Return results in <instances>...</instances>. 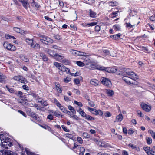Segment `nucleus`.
Returning <instances> with one entry per match:
<instances>
[{"label":"nucleus","instance_id":"nucleus-1","mask_svg":"<svg viewBox=\"0 0 155 155\" xmlns=\"http://www.w3.org/2000/svg\"><path fill=\"white\" fill-rule=\"evenodd\" d=\"M122 74H120L121 75H127L130 76L131 78H132L133 80H135L137 79V75L134 72L131 71L130 69L125 68L124 70V72L121 71Z\"/></svg>","mask_w":155,"mask_h":155},{"label":"nucleus","instance_id":"nucleus-2","mask_svg":"<svg viewBox=\"0 0 155 155\" xmlns=\"http://www.w3.org/2000/svg\"><path fill=\"white\" fill-rule=\"evenodd\" d=\"M40 40L43 43L46 44H49L53 42V40L47 36L41 35L40 36Z\"/></svg>","mask_w":155,"mask_h":155},{"label":"nucleus","instance_id":"nucleus-3","mask_svg":"<svg viewBox=\"0 0 155 155\" xmlns=\"http://www.w3.org/2000/svg\"><path fill=\"white\" fill-rule=\"evenodd\" d=\"M26 42L28 45L30 46L31 47L34 48L35 49H38L40 48L39 45L35 42L34 43L33 40L32 39H26Z\"/></svg>","mask_w":155,"mask_h":155},{"label":"nucleus","instance_id":"nucleus-4","mask_svg":"<svg viewBox=\"0 0 155 155\" xmlns=\"http://www.w3.org/2000/svg\"><path fill=\"white\" fill-rule=\"evenodd\" d=\"M3 45L5 48L11 51H14L16 49V48L15 46L8 42H5Z\"/></svg>","mask_w":155,"mask_h":155},{"label":"nucleus","instance_id":"nucleus-5","mask_svg":"<svg viewBox=\"0 0 155 155\" xmlns=\"http://www.w3.org/2000/svg\"><path fill=\"white\" fill-rule=\"evenodd\" d=\"M108 71L107 72L109 73H116V74L120 75L122 74L121 72L119 71L116 67L108 68Z\"/></svg>","mask_w":155,"mask_h":155},{"label":"nucleus","instance_id":"nucleus-6","mask_svg":"<svg viewBox=\"0 0 155 155\" xmlns=\"http://www.w3.org/2000/svg\"><path fill=\"white\" fill-rule=\"evenodd\" d=\"M101 81L103 85L107 87H110L111 84L110 80L106 78H102L101 79Z\"/></svg>","mask_w":155,"mask_h":155},{"label":"nucleus","instance_id":"nucleus-7","mask_svg":"<svg viewBox=\"0 0 155 155\" xmlns=\"http://www.w3.org/2000/svg\"><path fill=\"white\" fill-rule=\"evenodd\" d=\"M83 55H81L82 56L81 58L84 60V62L85 64H88L90 62V60L89 59V57L88 55H87V54L86 53H84Z\"/></svg>","mask_w":155,"mask_h":155},{"label":"nucleus","instance_id":"nucleus-8","mask_svg":"<svg viewBox=\"0 0 155 155\" xmlns=\"http://www.w3.org/2000/svg\"><path fill=\"white\" fill-rule=\"evenodd\" d=\"M122 77L123 80L125 82L128 84H133L132 82H131V80L132 79V78H130V76L127 75H123Z\"/></svg>","mask_w":155,"mask_h":155},{"label":"nucleus","instance_id":"nucleus-9","mask_svg":"<svg viewBox=\"0 0 155 155\" xmlns=\"http://www.w3.org/2000/svg\"><path fill=\"white\" fill-rule=\"evenodd\" d=\"M141 106L142 109L146 112H149L151 110V106L147 105L144 103H142Z\"/></svg>","mask_w":155,"mask_h":155},{"label":"nucleus","instance_id":"nucleus-10","mask_svg":"<svg viewBox=\"0 0 155 155\" xmlns=\"http://www.w3.org/2000/svg\"><path fill=\"white\" fill-rule=\"evenodd\" d=\"M0 139L2 141L1 143L11 142V139L10 138L5 136L3 134H0Z\"/></svg>","mask_w":155,"mask_h":155},{"label":"nucleus","instance_id":"nucleus-11","mask_svg":"<svg viewBox=\"0 0 155 155\" xmlns=\"http://www.w3.org/2000/svg\"><path fill=\"white\" fill-rule=\"evenodd\" d=\"M13 79L23 83H25V82L26 81L25 78L21 76H15L13 78Z\"/></svg>","mask_w":155,"mask_h":155},{"label":"nucleus","instance_id":"nucleus-12","mask_svg":"<svg viewBox=\"0 0 155 155\" xmlns=\"http://www.w3.org/2000/svg\"><path fill=\"white\" fill-rule=\"evenodd\" d=\"M64 58V56L61 54H55L54 56V58L57 61L61 62Z\"/></svg>","mask_w":155,"mask_h":155},{"label":"nucleus","instance_id":"nucleus-13","mask_svg":"<svg viewBox=\"0 0 155 155\" xmlns=\"http://www.w3.org/2000/svg\"><path fill=\"white\" fill-rule=\"evenodd\" d=\"M1 152L4 155H17V154L16 153L9 150H3L2 151L1 150Z\"/></svg>","mask_w":155,"mask_h":155},{"label":"nucleus","instance_id":"nucleus-14","mask_svg":"<svg viewBox=\"0 0 155 155\" xmlns=\"http://www.w3.org/2000/svg\"><path fill=\"white\" fill-rule=\"evenodd\" d=\"M12 145V142H7L6 143H1V145L5 149H8L9 147H10Z\"/></svg>","mask_w":155,"mask_h":155},{"label":"nucleus","instance_id":"nucleus-15","mask_svg":"<svg viewBox=\"0 0 155 155\" xmlns=\"http://www.w3.org/2000/svg\"><path fill=\"white\" fill-rule=\"evenodd\" d=\"M137 16H136L134 18H131L130 21L132 25H134V26L135 27L139 23V22H138L137 21Z\"/></svg>","mask_w":155,"mask_h":155},{"label":"nucleus","instance_id":"nucleus-16","mask_svg":"<svg viewBox=\"0 0 155 155\" xmlns=\"http://www.w3.org/2000/svg\"><path fill=\"white\" fill-rule=\"evenodd\" d=\"M71 52L72 54L76 56L83 55V54H84L83 52H80L74 50H72L71 51Z\"/></svg>","mask_w":155,"mask_h":155},{"label":"nucleus","instance_id":"nucleus-17","mask_svg":"<svg viewBox=\"0 0 155 155\" xmlns=\"http://www.w3.org/2000/svg\"><path fill=\"white\" fill-rule=\"evenodd\" d=\"M20 2L22 3L23 6L26 9H27L28 7L29 6V4L28 2V0H22Z\"/></svg>","mask_w":155,"mask_h":155},{"label":"nucleus","instance_id":"nucleus-18","mask_svg":"<svg viewBox=\"0 0 155 155\" xmlns=\"http://www.w3.org/2000/svg\"><path fill=\"white\" fill-rule=\"evenodd\" d=\"M59 70L62 72H66L67 73H70V69L63 65L61 67Z\"/></svg>","mask_w":155,"mask_h":155},{"label":"nucleus","instance_id":"nucleus-19","mask_svg":"<svg viewBox=\"0 0 155 155\" xmlns=\"http://www.w3.org/2000/svg\"><path fill=\"white\" fill-rule=\"evenodd\" d=\"M90 83L92 85L97 86L98 85L100 82L96 79H92L91 80Z\"/></svg>","mask_w":155,"mask_h":155},{"label":"nucleus","instance_id":"nucleus-20","mask_svg":"<svg viewBox=\"0 0 155 155\" xmlns=\"http://www.w3.org/2000/svg\"><path fill=\"white\" fill-rule=\"evenodd\" d=\"M31 2V5L35 9H38L39 7V5L35 2L34 0H30Z\"/></svg>","mask_w":155,"mask_h":155},{"label":"nucleus","instance_id":"nucleus-21","mask_svg":"<svg viewBox=\"0 0 155 155\" xmlns=\"http://www.w3.org/2000/svg\"><path fill=\"white\" fill-rule=\"evenodd\" d=\"M6 78V77L2 73L0 72V82L5 83V79Z\"/></svg>","mask_w":155,"mask_h":155},{"label":"nucleus","instance_id":"nucleus-22","mask_svg":"<svg viewBox=\"0 0 155 155\" xmlns=\"http://www.w3.org/2000/svg\"><path fill=\"white\" fill-rule=\"evenodd\" d=\"M45 51L50 56H53V57L55 54H54V51L51 49H46L45 50Z\"/></svg>","mask_w":155,"mask_h":155},{"label":"nucleus","instance_id":"nucleus-23","mask_svg":"<svg viewBox=\"0 0 155 155\" xmlns=\"http://www.w3.org/2000/svg\"><path fill=\"white\" fill-rule=\"evenodd\" d=\"M123 117L121 114H120L116 117V120L117 121H121L123 119Z\"/></svg>","mask_w":155,"mask_h":155},{"label":"nucleus","instance_id":"nucleus-24","mask_svg":"<svg viewBox=\"0 0 155 155\" xmlns=\"http://www.w3.org/2000/svg\"><path fill=\"white\" fill-rule=\"evenodd\" d=\"M79 114L83 117H85L87 115L86 113L83 111L82 109L80 108L78 110Z\"/></svg>","mask_w":155,"mask_h":155},{"label":"nucleus","instance_id":"nucleus-25","mask_svg":"<svg viewBox=\"0 0 155 155\" xmlns=\"http://www.w3.org/2000/svg\"><path fill=\"white\" fill-rule=\"evenodd\" d=\"M120 35L121 34L120 33H118L117 34L115 35H111L110 36V37L112 38H113L114 39L117 40L120 38Z\"/></svg>","mask_w":155,"mask_h":155},{"label":"nucleus","instance_id":"nucleus-26","mask_svg":"<svg viewBox=\"0 0 155 155\" xmlns=\"http://www.w3.org/2000/svg\"><path fill=\"white\" fill-rule=\"evenodd\" d=\"M126 25V27L127 28H128L129 29L131 28H133L135 27L134 26V25H132L130 21L129 22L127 23L126 22L125 24Z\"/></svg>","mask_w":155,"mask_h":155},{"label":"nucleus","instance_id":"nucleus-27","mask_svg":"<svg viewBox=\"0 0 155 155\" xmlns=\"http://www.w3.org/2000/svg\"><path fill=\"white\" fill-rule=\"evenodd\" d=\"M97 22H91L90 23H88V24H86V23H83V25L84 26H87L88 25V26H94L97 25Z\"/></svg>","mask_w":155,"mask_h":155},{"label":"nucleus","instance_id":"nucleus-28","mask_svg":"<svg viewBox=\"0 0 155 155\" xmlns=\"http://www.w3.org/2000/svg\"><path fill=\"white\" fill-rule=\"evenodd\" d=\"M14 31H15L16 32L19 33H22L24 32V31L20 29V28L18 27H14L13 28Z\"/></svg>","mask_w":155,"mask_h":155},{"label":"nucleus","instance_id":"nucleus-29","mask_svg":"<svg viewBox=\"0 0 155 155\" xmlns=\"http://www.w3.org/2000/svg\"><path fill=\"white\" fill-rule=\"evenodd\" d=\"M106 93L108 96H111L114 94V92L112 90H107Z\"/></svg>","mask_w":155,"mask_h":155},{"label":"nucleus","instance_id":"nucleus-30","mask_svg":"<svg viewBox=\"0 0 155 155\" xmlns=\"http://www.w3.org/2000/svg\"><path fill=\"white\" fill-rule=\"evenodd\" d=\"M29 116L31 117L32 118H35L36 119H37V116L35 113L30 111L29 113Z\"/></svg>","mask_w":155,"mask_h":155},{"label":"nucleus","instance_id":"nucleus-31","mask_svg":"<svg viewBox=\"0 0 155 155\" xmlns=\"http://www.w3.org/2000/svg\"><path fill=\"white\" fill-rule=\"evenodd\" d=\"M96 15V13L95 12L93 11L91 9L90 10V17L92 18L95 17Z\"/></svg>","mask_w":155,"mask_h":155},{"label":"nucleus","instance_id":"nucleus-32","mask_svg":"<svg viewBox=\"0 0 155 155\" xmlns=\"http://www.w3.org/2000/svg\"><path fill=\"white\" fill-rule=\"evenodd\" d=\"M88 110L89 111L91 112L92 114L94 115H96V111H97L96 109L90 107L88 108Z\"/></svg>","mask_w":155,"mask_h":155},{"label":"nucleus","instance_id":"nucleus-33","mask_svg":"<svg viewBox=\"0 0 155 155\" xmlns=\"http://www.w3.org/2000/svg\"><path fill=\"white\" fill-rule=\"evenodd\" d=\"M56 88L58 92L59 93H61L62 91V88L60 87V85L57 84V85H56Z\"/></svg>","mask_w":155,"mask_h":155},{"label":"nucleus","instance_id":"nucleus-34","mask_svg":"<svg viewBox=\"0 0 155 155\" xmlns=\"http://www.w3.org/2000/svg\"><path fill=\"white\" fill-rule=\"evenodd\" d=\"M113 28L116 31L120 30V26L118 25H115L113 26Z\"/></svg>","mask_w":155,"mask_h":155},{"label":"nucleus","instance_id":"nucleus-35","mask_svg":"<svg viewBox=\"0 0 155 155\" xmlns=\"http://www.w3.org/2000/svg\"><path fill=\"white\" fill-rule=\"evenodd\" d=\"M15 94L20 97L22 98L23 97V93L22 92L20 91H16Z\"/></svg>","mask_w":155,"mask_h":155},{"label":"nucleus","instance_id":"nucleus-36","mask_svg":"<svg viewBox=\"0 0 155 155\" xmlns=\"http://www.w3.org/2000/svg\"><path fill=\"white\" fill-rule=\"evenodd\" d=\"M60 109L61 111H62L64 113H71V112L70 111H68L67 109L63 106H61V107H60Z\"/></svg>","mask_w":155,"mask_h":155},{"label":"nucleus","instance_id":"nucleus-37","mask_svg":"<svg viewBox=\"0 0 155 155\" xmlns=\"http://www.w3.org/2000/svg\"><path fill=\"white\" fill-rule=\"evenodd\" d=\"M78 148H79V150L80 152L81 153H80L79 154H81L82 155H83L84 153L85 150V149L83 147H81L80 146Z\"/></svg>","mask_w":155,"mask_h":155},{"label":"nucleus","instance_id":"nucleus-38","mask_svg":"<svg viewBox=\"0 0 155 155\" xmlns=\"http://www.w3.org/2000/svg\"><path fill=\"white\" fill-rule=\"evenodd\" d=\"M85 118L88 120H95V118L94 117H92L89 115H87L85 117Z\"/></svg>","mask_w":155,"mask_h":155},{"label":"nucleus","instance_id":"nucleus-39","mask_svg":"<svg viewBox=\"0 0 155 155\" xmlns=\"http://www.w3.org/2000/svg\"><path fill=\"white\" fill-rule=\"evenodd\" d=\"M68 109L71 111L74 114L76 113V111L74 109L73 107L71 105H69L68 106Z\"/></svg>","mask_w":155,"mask_h":155},{"label":"nucleus","instance_id":"nucleus-40","mask_svg":"<svg viewBox=\"0 0 155 155\" xmlns=\"http://www.w3.org/2000/svg\"><path fill=\"white\" fill-rule=\"evenodd\" d=\"M76 64L80 67H83L85 64L84 63H83L80 61H77Z\"/></svg>","mask_w":155,"mask_h":155},{"label":"nucleus","instance_id":"nucleus-41","mask_svg":"<svg viewBox=\"0 0 155 155\" xmlns=\"http://www.w3.org/2000/svg\"><path fill=\"white\" fill-rule=\"evenodd\" d=\"M97 69H99V70L101 71L105 70V71L107 72V71H108V68H106L104 67H101L99 68H97Z\"/></svg>","mask_w":155,"mask_h":155},{"label":"nucleus","instance_id":"nucleus-42","mask_svg":"<svg viewBox=\"0 0 155 155\" xmlns=\"http://www.w3.org/2000/svg\"><path fill=\"white\" fill-rule=\"evenodd\" d=\"M6 88L8 90L10 93H14L15 92V91L14 90V89L12 88H9L6 85Z\"/></svg>","mask_w":155,"mask_h":155},{"label":"nucleus","instance_id":"nucleus-43","mask_svg":"<svg viewBox=\"0 0 155 155\" xmlns=\"http://www.w3.org/2000/svg\"><path fill=\"white\" fill-rule=\"evenodd\" d=\"M147 142V144H150L152 142V139L150 137H148L146 138Z\"/></svg>","mask_w":155,"mask_h":155},{"label":"nucleus","instance_id":"nucleus-44","mask_svg":"<svg viewBox=\"0 0 155 155\" xmlns=\"http://www.w3.org/2000/svg\"><path fill=\"white\" fill-rule=\"evenodd\" d=\"M71 80V78L67 77L66 78H64V82L68 83Z\"/></svg>","mask_w":155,"mask_h":155},{"label":"nucleus","instance_id":"nucleus-45","mask_svg":"<svg viewBox=\"0 0 155 155\" xmlns=\"http://www.w3.org/2000/svg\"><path fill=\"white\" fill-rule=\"evenodd\" d=\"M83 136L85 138H89L90 137V135L86 132H84L83 134Z\"/></svg>","mask_w":155,"mask_h":155},{"label":"nucleus","instance_id":"nucleus-46","mask_svg":"<svg viewBox=\"0 0 155 155\" xmlns=\"http://www.w3.org/2000/svg\"><path fill=\"white\" fill-rule=\"evenodd\" d=\"M54 64L56 67H57L59 69V68L61 66V64L57 62H54Z\"/></svg>","mask_w":155,"mask_h":155},{"label":"nucleus","instance_id":"nucleus-47","mask_svg":"<svg viewBox=\"0 0 155 155\" xmlns=\"http://www.w3.org/2000/svg\"><path fill=\"white\" fill-rule=\"evenodd\" d=\"M148 155H154V153L155 152L152 150H150L147 151L146 152Z\"/></svg>","mask_w":155,"mask_h":155},{"label":"nucleus","instance_id":"nucleus-48","mask_svg":"<svg viewBox=\"0 0 155 155\" xmlns=\"http://www.w3.org/2000/svg\"><path fill=\"white\" fill-rule=\"evenodd\" d=\"M66 137L69 138L70 139H72L73 138V135L67 133L66 134Z\"/></svg>","mask_w":155,"mask_h":155},{"label":"nucleus","instance_id":"nucleus-49","mask_svg":"<svg viewBox=\"0 0 155 155\" xmlns=\"http://www.w3.org/2000/svg\"><path fill=\"white\" fill-rule=\"evenodd\" d=\"M74 103L76 105H78L80 107H82V103L81 102H78L76 101H74Z\"/></svg>","mask_w":155,"mask_h":155},{"label":"nucleus","instance_id":"nucleus-50","mask_svg":"<svg viewBox=\"0 0 155 155\" xmlns=\"http://www.w3.org/2000/svg\"><path fill=\"white\" fill-rule=\"evenodd\" d=\"M77 141L80 143L82 144L83 143V140L80 137H78L77 138Z\"/></svg>","mask_w":155,"mask_h":155},{"label":"nucleus","instance_id":"nucleus-51","mask_svg":"<svg viewBox=\"0 0 155 155\" xmlns=\"http://www.w3.org/2000/svg\"><path fill=\"white\" fill-rule=\"evenodd\" d=\"M64 64H67L69 63V61L67 59H64L62 60V61H61Z\"/></svg>","mask_w":155,"mask_h":155},{"label":"nucleus","instance_id":"nucleus-52","mask_svg":"<svg viewBox=\"0 0 155 155\" xmlns=\"http://www.w3.org/2000/svg\"><path fill=\"white\" fill-rule=\"evenodd\" d=\"M61 127L63 129V130L66 132H69L70 130H69L67 129L66 127H65L64 126L62 125L61 126Z\"/></svg>","mask_w":155,"mask_h":155},{"label":"nucleus","instance_id":"nucleus-53","mask_svg":"<svg viewBox=\"0 0 155 155\" xmlns=\"http://www.w3.org/2000/svg\"><path fill=\"white\" fill-rule=\"evenodd\" d=\"M74 82L76 84L78 85L80 83V80L79 79L76 78L74 80Z\"/></svg>","mask_w":155,"mask_h":155},{"label":"nucleus","instance_id":"nucleus-54","mask_svg":"<svg viewBox=\"0 0 155 155\" xmlns=\"http://www.w3.org/2000/svg\"><path fill=\"white\" fill-rule=\"evenodd\" d=\"M25 151L28 155H34L35 154L34 153L26 149H25Z\"/></svg>","mask_w":155,"mask_h":155},{"label":"nucleus","instance_id":"nucleus-55","mask_svg":"<svg viewBox=\"0 0 155 155\" xmlns=\"http://www.w3.org/2000/svg\"><path fill=\"white\" fill-rule=\"evenodd\" d=\"M53 115L57 117H58L59 116H60L61 114L60 113H59L58 112L56 111L54 112V113H53Z\"/></svg>","mask_w":155,"mask_h":155},{"label":"nucleus","instance_id":"nucleus-56","mask_svg":"<svg viewBox=\"0 0 155 155\" xmlns=\"http://www.w3.org/2000/svg\"><path fill=\"white\" fill-rule=\"evenodd\" d=\"M89 102H88V104L89 105H90L91 107H94L95 105V104L94 102H93L92 101H91L89 100Z\"/></svg>","mask_w":155,"mask_h":155},{"label":"nucleus","instance_id":"nucleus-57","mask_svg":"<svg viewBox=\"0 0 155 155\" xmlns=\"http://www.w3.org/2000/svg\"><path fill=\"white\" fill-rule=\"evenodd\" d=\"M102 115L103 114V112L100 110H97L96 113V115Z\"/></svg>","mask_w":155,"mask_h":155},{"label":"nucleus","instance_id":"nucleus-58","mask_svg":"<svg viewBox=\"0 0 155 155\" xmlns=\"http://www.w3.org/2000/svg\"><path fill=\"white\" fill-rule=\"evenodd\" d=\"M95 31L97 32L99 31L100 30V27L99 25H97L95 27Z\"/></svg>","mask_w":155,"mask_h":155},{"label":"nucleus","instance_id":"nucleus-59","mask_svg":"<svg viewBox=\"0 0 155 155\" xmlns=\"http://www.w3.org/2000/svg\"><path fill=\"white\" fill-rule=\"evenodd\" d=\"M104 115L106 117H110L111 116V114L109 112H106L105 113Z\"/></svg>","mask_w":155,"mask_h":155},{"label":"nucleus","instance_id":"nucleus-60","mask_svg":"<svg viewBox=\"0 0 155 155\" xmlns=\"http://www.w3.org/2000/svg\"><path fill=\"white\" fill-rule=\"evenodd\" d=\"M25 104L26 105L29 106H31L33 105V104L31 103L30 102H27L25 103Z\"/></svg>","mask_w":155,"mask_h":155},{"label":"nucleus","instance_id":"nucleus-61","mask_svg":"<svg viewBox=\"0 0 155 155\" xmlns=\"http://www.w3.org/2000/svg\"><path fill=\"white\" fill-rule=\"evenodd\" d=\"M137 114L139 115L140 117H142L143 116V114L139 110H137Z\"/></svg>","mask_w":155,"mask_h":155},{"label":"nucleus","instance_id":"nucleus-62","mask_svg":"<svg viewBox=\"0 0 155 155\" xmlns=\"http://www.w3.org/2000/svg\"><path fill=\"white\" fill-rule=\"evenodd\" d=\"M47 118L50 120H53V116L52 114H49L47 117Z\"/></svg>","mask_w":155,"mask_h":155},{"label":"nucleus","instance_id":"nucleus-63","mask_svg":"<svg viewBox=\"0 0 155 155\" xmlns=\"http://www.w3.org/2000/svg\"><path fill=\"white\" fill-rule=\"evenodd\" d=\"M41 105L43 106H46L48 105L47 102L46 101H41Z\"/></svg>","mask_w":155,"mask_h":155},{"label":"nucleus","instance_id":"nucleus-64","mask_svg":"<svg viewBox=\"0 0 155 155\" xmlns=\"http://www.w3.org/2000/svg\"><path fill=\"white\" fill-rule=\"evenodd\" d=\"M149 19L151 21L155 20V14L154 16L152 15L150 16L149 18Z\"/></svg>","mask_w":155,"mask_h":155}]
</instances>
